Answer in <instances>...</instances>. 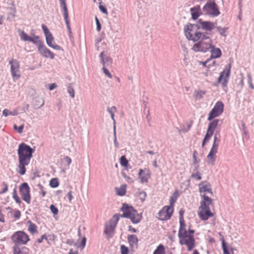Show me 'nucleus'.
Returning a JSON list of instances; mask_svg holds the SVG:
<instances>
[{
  "instance_id": "40",
  "label": "nucleus",
  "mask_w": 254,
  "mask_h": 254,
  "mask_svg": "<svg viewBox=\"0 0 254 254\" xmlns=\"http://www.w3.org/2000/svg\"><path fill=\"white\" fill-rule=\"evenodd\" d=\"M222 248L224 254H231V253L228 250V247L223 238L222 240Z\"/></svg>"
},
{
  "instance_id": "62",
  "label": "nucleus",
  "mask_w": 254,
  "mask_h": 254,
  "mask_svg": "<svg viewBox=\"0 0 254 254\" xmlns=\"http://www.w3.org/2000/svg\"><path fill=\"white\" fill-rule=\"evenodd\" d=\"M43 240H48L46 234L43 235L41 237V238H40L37 240L36 242L38 243H41Z\"/></svg>"
},
{
  "instance_id": "5",
  "label": "nucleus",
  "mask_w": 254,
  "mask_h": 254,
  "mask_svg": "<svg viewBox=\"0 0 254 254\" xmlns=\"http://www.w3.org/2000/svg\"><path fill=\"white\" fill-rule=\"evenodd\" d=\"M231 68V64L225 65L223 70L220 73V75L217 78V82L221 83L224 89L227 87L228 78L230 75Z\"/></svg>"
},
{
  "instance_id": "6",
  "label": "nucleus",
  "mask_w": 254,
  "mask_h": 254,
  "mask_svg": "<svg viewBox=\"0 0 254 254\" xmlns=\"http://www.w3.org/2000/svg\"><path fill=\"white\" fill-rule=\"evenodd\" d=\"M11 239L15 244H26L30 240L28 235L23 231H18L11 236Z\"/></svg>"
},
{
  "instance_id": "13",
  "label": "nucleus",
  "mask_w": 254,
  "mask_h": 254,
  "mask_svg": "<svg viewBox=\"0 0 254 254\" xmlns=\"http://www.w3.org/2000/svg\"><path fill=\"white\" fill-rule=\"evenodd\" d=\"M9 64L10 65V71L12 77L19 78L20 77L19 73L20 65L18 61L12 59L9 61Z\"/></svg>"
},
{
  "instance_id": "48",
  "label": "nucleus",
  "mask_w": 254,
  "mask_h": 254,
  "mask_svg": "<svg viewBox=\"0 0 254 254\" xmlns=\"http://www.w3.org/2000/svg\"><path fill=\"white\" fill-rule=\"evenodd\" d=\"M121 254H128L129 253V249L127 246L122 245L121 246Z\"/></svg>"
},
{
  "instance_id": "18",
  "label": "nucleus",
  "mask_w": 254,
  "mask_h": 254,
  "mask_svg": "<svg viewBox=\"0 0 254 254\" xmlns=\"http://www.w3.org/2000/svg\"><path fill=\"white\" fill-rule=\"evenodd\" d=\"M200 208H201L203 211L198 212V216L202 220H207L209 218L214 216V214L210 211L209 207H200Z\"/></svg>"
},
{
  "instance_id": "30",
  "label": "nucleus",
  "mask_w": 254,
  "mask_h": 254,
  "mask_svg": "<svg viewBox=\"0 0 254 254\" xmlns=\"http://www.w3.org/2000/svg\"><path fill=\"white\" fill-rule=\"evenodd\" d=\"M13 254H29V250L26 247L20 248L18 247H13Z\"/></svg>"
},
{
  "instance_id": "52",
  "label": "nucleus",
  "mask_w": 254,
  "mask_h": 254,
  "mask_svg": "<svg viewBox=\"0 0 254 254\" xmlns=\"http://www.w3.org/2000/svg\"><path fill=\"white\" fill-rule=\"evenodd\" d=\"M207 34H208L207 32L202 33V37L201 38V40L204 41V40H208L207 42H212L211 39L209 37L207 36Z\"/></svg>"
},
{
  "instance_id": "15",
  "label": "nucleus",
  "mask_w": 254,
  "mask_h": 254,
  "mask_svg": "<svg viewBox=\"0 0 254 254\" xmlns=\"http://www.w3.org/2000/svg\"><path fill=\"white\" fill-rule=\"evenodd\" d=\"M60 1L61 7L63 8L64 11V17L66 25L68 31H71V27L70 26V21L68 19V12L65 0H60Z\"/></svg>"
},
{
  "instance_id": "31",
  "label": "nucleus",
  "mask_w": 254,
  "mask_h": 254,
  "mask_svg": "<svg viewBox=\"0 0 254 254\" xmlns=\"http://www.w3.org/2000/svg\"><path fill=\"white\" fill-rule=\"evenodd\" d=\"M143 170L142 169H140L139 170V172L138 173V177L140 180V182L141 183H147L148 182V179L150 178V175L149 173H147L144 176H142L141 175L143 172Z\"/></svg>"
},
{
  "instance_id": "54",
  "label": "nucleus",
  "mask_w": 254,
  "mask_h": 254,
  "mask_svg": "<svg viewBox=\"0 0 254 254\" xmlns=\"http://www.w3.org/2000/svg\"><path fill=\"white\" fill-rule=\"evenodd\" d=\"M42 28L43 30L45 36H46L50 33H51L48 29V28L44 24H42L41 25Z\"/></svg>"
},
{
  "instance_id": "9",
  "label": "nucleus",
  "mask_w": 254,
  "mask_h": 254,
  "mask_svg": "<svg viewBox=\"0 0 254 254\" xmlns=\"http://www.w3.org/2000/svg\"><path fill=\"white\" fill-rule=\"evenodd\" d=\"M19 192L22 199L28 204L30 203V188L27 183L24 182L19 186Z\"/></svg>"
},
{
  "instance_id": "8",
  "label": "nucleus",
  "mask_w": 254,
  "mask_h": 254,
  "mask_svg": "<svg viewBox=\"0 0 254 254\" xmlns=\"http://www.w3.org/2000/svg\"><path fill=\"white\" fill-rule=\"evenodd\" d=\"M36 46L37 47L39 53L42 57L46 58H50L52 60L54 59L55 54L46 47L42 40L40 39Z\"/></svg>"
},
{
  "instance_id": "27",
  "label": "nucleus",
  "mask_w": 254,
  "mask_h": 254,
  "mask_svg": "<svg viewBox=\"0 0 254 254\" xmlns=\"http://www.w3.org/2000/svg\"><path fill=\"white\" fill-rule=\"evenodd\" d=\"M203 198V200L200 202V206L199 208L200 207H209V205L212 204L213 199L205 194H203L201 196Z\"/></svg>"
},
{
  "instance_id": "25",
  "label": "nucleus",
  "mask_w": 254,
  "mask_h": 254,
  "mask_svg": "<svg viewBox=\"0 0 254 254\" xmlns=\"http://www.w3.org/2000/svg\"><path fill=\"white\" fill-rule=\"evenodd\" d=\"M211 56L210 59L212 60L213 59L220 58L222 56V52L220 48H216L214 45H212L210 48Z\"/></svg>"
},
{
  "instance_id": "22",
  "label": "nucleus",
  "mask_w": 254,
  "mask_h": 254,
  "mask_svg": "<svg viewBox=\"0 0 254 254\" xmlns=\"http://www.w3.org/2000/svg\"><path fill=\"white\" fill-rule=\"evenodd\" d=\"M199 191L200 193L202 192H208L211 195L213 194L212 190L211 189L210 184L207 181L201 182L199 185Z\"/></svg>"
},
{
  "instance_id": "44",
  "label": "nucleus",
  "mask_w": 254,
  "mask_h": 254,
  "mask_svg": "<svg viewBox=\"0 0 254 254\" xmlns=\"http://www.w3.org/2000/svg\"><path fill=\"white\" fill-rule=\"evenodd\" d=\"M216 28H217V31L219 33V34L221 36H222L223 37L226 36V35L225 34V32H226V31L228 29L227 27L222 28L220 26H218L216 27Z\"/></svg>"
},
{
  "instance_id": "36",
  "label": "nucleus",
  "mask_w": 254,
  "mask_h": 254,
  "mask_svg": "<svg viewBox=\"0 0 254 254\" xmlns=\"http://www.w3.org/2000/svg\"><path fill=\"white\" fill-rule=\"evenodd\" d=\"M126 185H122L119 188H116L117 194L119 196H124L126 193Z\"/></svg>"
},
{
  "instance_id": "63",
  "label": "nucleus",
  "mask_w": 254,
  "mask_h": 254,
  "mask_svg": "<svg viewBox=\"0 0 254 254\" xmlns=\"http://www.w3.org/2000/svg\"><path fill=\"white\" fill-rule=\"evenodd\" d=\"M38 187H39V189L41 191V193H42V196L44 197L46 194V191L44 190V187L41 185V184H39L38 185Z\"/></svg>"
},
{
  "instance_id": "45",
  "label": "nucleus",
  "mask_w": 254,
  "mask_h": 254,
  "mask_svg": "<svg viewBox=\"0 0 254 254\" xmlns=\"http://www.w3.org/2000/svg\"><path fill=\"white\" fill-rule=\"evenodd\" d=\"M146 193L144 191H140L138 192V196L141 202H143L146 197Z\"/></svg>"
},
{
  "instance_id": "50",
  "label": "nucleus",
  "mask_w": 254,
  "mask_h": 254,
  "mask_svg": "<svg viewBox=\"0 0 254 254\" xmlns=\"http://www.w3.org/2000/svg\"><path fill=\"white\" fill-rule=\"evenodd\" d=\"M95 20L96 24V30L98 32H99V31H100L101 28H102L101 24L97 16H95Z\"/></svg>"
},
{
  "instance_id": "3",
  "label": "nucleus",
  "mask_w": 254,
  "mask_h": 254,
  "mask_svg": "<svg viewBox=\"0 0 254 254\" xmlns=\"http://www.w3.org/2000/svg\"><path fill=\"white\" fill-rule=\"evenodd\" d=\"M202 11L206 15L216 17L220 15L218 6L213 0H208L202 8Z\"/></svg>"
},
{
  "instance_id": "49",
  "label": "nucleus",
  "mask_w": 254,
  "mask_h": 254,
  "mask_svg": "<svg viewBox=\"0 0 254 254\" xmlns=\"http://www.w3.org/2000/svg\"><path fill=\"white\" fill-rule=\"evenodd\" d=\"M205 94V92L203 91L200 90L198 91L195 95L196 100H200L202 98L203 95Z\"/></svg>"
},
{
  "instance_id": "28",
  "label": "nucleus",
  "mask_w": 254,
  "mask_h": 254,
  "mask_svg": "<svg viewBox=\"0 0 254 254\" xmlns=\"http://www.w3.org/2000/svg\"><path fill=\"white\" fill-rule=\"evenodd\" d=\"M129 219L133 224H137L140 222L142 219V213H137L136 210V213H132L131 215L130 216Z\"/></svg>"
},
{
  "instance_id": "2",
  "label": "nucleus",
  "mask_w": 254,
  "mask_h": 254,
  "mask_svg": "<svg viewBox=\"0 0 254 254\" xmlns=\"http://www.w3.org/2000/svg\"><path fill=\"white\" fill-rule=\"evenodd\" d=\"M194 230L189 228L188 231L186 230V233L185 235V237L179 239L180 245H186L189 251H191L195 246V241L194 238Z\"/></svg>"
},
{
  "instance_id": "56",
  "label": "nucleus",
  "mask_w": 254,
  "mask_h": 254,
  "mask_svg": "<svg viewBox=\"0 0 254 254\" xmlns=\"http://www.w3.org/2000/svg\"><path fill=\"white\" fill-rule=\"evenodd\" d=\"M248 84L249 85L251 89H254V86L252 83V78L250 74H249L248 75Z\"/></svg>"
},
{
  "instance_id": "26",
  "label": "nucleus",
  "mask_w": 254,
  "mask_h": 254,
  "mask_svg": "<svg viewBox=\"0 0 254 254\" xmlns=\"http://www.w3.org/2000/svg\"><path fill=\"white\" fill-rule=\"evenodd\" d=\"M180 228L178 232V237L179 239L184 238L186 233V224L184 219H179Z\"/></svg>"
},
{
  "instance_id": "58",
  "label": "nucleus",
  "mask_w": 254,
  "mask_h": 254,
  "mask_svg": "<svg viewBox=\"0 0 254 254\" xmlns=\"http://www.w3.org/2000/svg\"><path fill=\"white\" fill-rule=\"evenodd\" d=\"M86 237H84L82 239V240L81 241V243L80 244V245L78 247L81 248L82 249H83L86 245Z\"/></svg>"
},
{
  "instance_id": "55",
  "label": "nucleus",
  "mask_w": 254,
  "mask_h": 254,
  "mask_svg": "<svg viewBox=\"0 0 254 254\" xmlns=\"http://www.w3.org/2000/svg\"><path fill=\"white\" fill-rule=\"evenodd\" d=\"M102 70L104 74L108 77L111 78L112 77V74L109 72V70L105 66H103Z\"/></svg>"
},
{
  "instance_id": "17",
  "label": "nucleus",
  "mask_w": 254,
  "mask_h": 254,
  "mask_svg": "<svg viewBox=\"0 0 254 254\" xmlns=\"http://www.w3.org/2000/svg\"><path fill=\"white\" fill-rule=\"evenodd\" d=\"M218 148V145H212L210 151L207 156L209 164L212 165H214L216 160L215 154L217 152Z\"/></svg>"
},
{
  "instance_id": "4",
  "label": "nucleus",
  "mask_w": 254,
  "mask_h": 254,
  "mask_svg": "<svg viewBox=\"0 0 254 254\" xmlns=\"http://www.w3.org/2000/svg\"><path fill=\"white\" fill-rule=\"evenodd\" d=\"M118 221L119 216L117 215H114L113 218L109 220V224H106L105 225L104 233L107 235L108 239L112 238L113 236Z\"/></svg>"
},
{
  "instance_id": "14",
  "label": "nucleus",
  "mask_w": 254,
  "mask_h": 254,
  "mask_svg": "<svg viewBox=\"0 0 254 254\" xmlns=\"http://www.w3.org/2000/svg\"><path fill=\"white\" fill-rule=\"evenodd\" d=\"M219 122V120L215 119L208 124L207 131L204 137L205 139L209 140L210 139L218 126Z\"/></svg>"
},
{
  "instance_id": "19",
  "label": "nucleus",
  "mask_w": 254,
  "mask_h": 254,
  "mask_svg": "<svg viewBox=\"0 0 254 254\" xmlns=\"http://www.w3.org/2000/svg\"><path fill=\"white\" fill-rule=\"evenodd\" d=\"M99 58L103 66L106 67L111 65L113 63L112 59L109 55H104V51L100 54Z\"/></svg>"
},
{
  "instance_id": "24",
  "label": "nucleus",
  "mask_w": 254,
  "mask_h": 254,
  "mask_svg": "<svg viewBox=\"0 0 254 254\" xmlns=\"http://www.w3.org/2000/svg\"><path fill=\"white\" fill-rule=\"evenodd\" d=\"M127 241L130 247L133 249L138 247V239L135 235H130L127 236Z\"/></svg>"
},
{
  "instance_id": "41",
  "label": "nucleus",
  "mask_w": 254,
  "mask_h": 254,
  "mask_svg": "<svg viewBox=\"0 0 254 254\" xmlns=\"http://www.w3.org/2000/svg\"><path fill=\"white\" fill-rule=\"evenodd\" d=\"M222 248L224 254H231V253L228 250V247L223 238L222 240Z\"/></svg>"
},
{
  "instance_id": "10",
  "label": "nucleus",
  "mask_w": 254,
  "mask_h": 254,
  "mask_svg": "<svg viewBox=\"0 0 254 254\" xmlns=\"http://www.w3.org/2000/svg\"><path fill=\"white\" fill-rule=\"evenodd\" d=\"M212 45L211 42L200 40L193 45L192 49L195 52L205 53L210 49Z\"/></svg>"
},
{
  "instance_id": "34",
  "label": "nucleus",
  "mask_w": 254,
  "mask_h": 254,
  "mask_svg": "<svg viewBox=\"0 0 254 254\" xmlns=\"http://www.w3.org/2000/svg\"><path fill=\"white\" fill-rule=\"evenodd\" d=\"M27 223L29 224L28 230L31 234H34L38 232L37 226L35 224L32 223L31 220H29Z\"/></svg>"
},
{
  "instance_id": "12",
  "label": "nucleus",
  "mask_w": 254,
  "mask_h": 254,
  "mask_svg": "<svg viewBox=\"0 0 254 254\" xmlns=\"http://www.w3.org/2000/svg\"><path fill=\"white\" fill-rule=\"evenodd\" d=\"M19 35L21 40L24 41H29L32 42L35 46L37 45L38 41L40 40V38L38 35H35L34 34L31 33V35L33 36L30 37L24 31L20 29L18 30Z\"/></svg>"
},
{
  "instance_id": "23",
  "label": "nucleus",
  "mask_w": 254,
  "mask_h": 254,
  "mask_svg": "<svg viewBox=\"0 0 254 254\" xmlns=\"http://www.w3.org/2000/svg\"><path fill=\"white\" fill-rule=\"evenodd\" d=\"M190 12L191 18L194 20L197 19L199 16L202 14L199 5H197L191 7L190 9Z\"/></svg>"
},
{
  "instance_id": "57",
  "label": "nucleus",
  "mask_w": 254,
  "mask_h": 254,
  "mask_svg": "<svg viewBox=\"0 0 254 254\" xmlns=\"http://www.w3.org/2000/svg\"><path fill=\"white\" fill-rule=\"evenodd\" d=\"M189 26L193 27L195 29V31H197L198 30L201 28V25H199L198 24H191L189 23Z\"/></svg>"
},
{
  "instance_id": "7",
  "label": "nucleus",
  "mask_w": 254,
  "mask_h": 254,
  "mask_svg": "<svg viewBox=\"0 0 254 254\" xmlns=\"http://www.w3.org/2000/svg\"><path fill=\"white\" fill-rule=\"evenodd\" d=\"M223 103L221 101L217 102L214 107L208 114L207 120L212 121L214 118L219 116L223 113Z\"/></svg>"
},
{
  "instance_id": "46",
  "label": "nucleus",
  "mask_w": 254,
  "mask_h": 254,
  "mask_svg": "<svg viewBox=\"0 0 254 254\" xmlns=\"http://www.w3.org/2000/svg\"><path fill=\"white\" fill-rule=\"evenodd\" d=\"M67 92L71 98H73L75 97L74 90L71 84L67 87Z\"/></svg>"
},
{
  "instance_id": "21",
  "label": "nucleus",
  "mask_w": 254,
  "mask_h": 254,
  "mask_svg": "<svg viewBox=\"0 0 254 254\" xmlns=\"http://www.w3.org/2000/svg\"><path fill=\"white\" fill-rule=\"evenodd\" d=\"M165 214V216L162 219V221H166L171 218L174 212V207H171L170 205L164 206L162 209Z\"/></svg>"
},
{
  "instance_id": "16",
  "label": "nucleus",
  "mask_w": 254,
  "mask_h": 254,
  "mask_svg": "<svg viewBox=\"0 0 254 254\" xmlns=\"http://www.w3.org/2000/svg\"><path fill=\"white\" fill-rule=\"evenodd\" d=\"M197 23L201 25V29L206 31H211L215 27L214 23L209 21H203L201 19H198Z\"/></svg>"
},
{
  "instance_id": "47",
  "label": "nucleus",
  "mask_w": 254,
  "mask_h": 254,
  "mask_svg": "<svg viewBox=\"0 0 254 254\" xmlns=\"http://www.w3.org/2000/svg\"><path fill=\"white\" fill-rule=\"evenodd\" d=\"M24 126L23 124L17 127L16 125H14L13 128L15 130L17 131L19 133H21L23 131Z\"/></svg>"
},
{
  "instance_id": "42",
  "label": "nucleus",
  "mask_w": 254,
  "mask_h": 254,
  "mask_svg": "<svg viewBox=\"0 0 254 254\" xmlns=\"http://www.w3.org/2000/svg\"><path fill=\"white\" fill-rule=\"evenodd\" d=\"M222 248L224 254H231V253L228 250V247L223 238L222 240Z\"/></svg>"
},
{
  "instance_id": "1",
  "label": "nucleus",
  "mask_w": 254,
  "mask_h": 254,
  "mask_svg": "<svg viewBox=\"0 0 254 254\" xmlns=\"http://www.w3.org/2000/svg\"><path fill=\"white\" fill-rule=\"evenodd\" d=\"M34 151V148L24 142L19 145L17 149L19 170L17 172L21 175H24L25 174L26 171L25 166L30 163Z\"/></svg>"
},
{
  "instance_id": "64",
  "label": "nucleus",
  "mask_w": 254,
  "mask_h": 254,
  "mask_svg": "<svg viewBox=\"0 0 254 254\" xmlns=\"http://www.w3.org/2000/svg\"><path fill=\"white\" fill-rule=\"evenodd\" d=\"M21 216V212L19 210H16L15 211L14 214H13V217L16 219H18L20 218Z\"/></svg>"
},
{
  "instance_id": "39",
  "label": "nucleus",
  "mask_w": 254,
  "mask_h": 254,
  "mask_svg": "<svg viewBox=\"0 0 254 254\" xmlns=\"http://www.w3.org/2000/svg\"><path fill=\"white\" fill-rule=\"evenodd\" d=\"M12 197L17 203L20 204L21 203V201L17 194V190L16 187H15L13 190Z\"/></svg>"
},
{
  "instance_id": "11",
  "label": "nucleus",
  "mask_w": 254,
  "mask_h": 254,
  "mask_svg": "<svg viewBox=\"0 0 254 254\" xmlns=\"http://www.w3.org/2000/svg\"><path fill=\"white\" fill-rule=\"evenodd\" d=\"M120 210L123 212L122 214H115L119 216V220L120 217H124L126 218H129L132 213H136V209H134L132 206L129 205L128 204L126 203H123Z\"/></svg>"
},
{
  "instance_id": "61",
  "label": "nucleus",
  "mask_w": 254,
  "mask_h": 254,
  "mask_svg": "<svg viewBox=\"0 0 254 254\" xmlns=\"http://www.w3.org/2000/svg\"><path fill=\"white\" fill-rule=\"evenodd\" d=\"M219 142H220V139H219V137H217V133H216L214 136V140H213L212 145L219 146Z\"/></svg>"
},
{
  "instance_id": "43",
  "label": "nucleus",
  "mask_w": 254,
  "mask_h": 254,
  "mask_svg": "<svg viewBox=\"0 0 254 254\" xmlns=\"http://www.w3.org/2000/svg\"><path fill=\"white\" fill-rule=\"evenodd\" d=\"M59 182L57 178H53L50 182V186L51 188H55L59 186Z\"/></svg>"
},
{
  "instance_id": "35",
  "label": "nucleus",
  "mask_w": 254,
  "mask_h": 254,
  "mask_svg": "<svg viewBox=\"0 0 254 254\" xmlns=\"http://www.w3.org/2000/svg\"><path fill=\"white\" fill-rule=\"evenodd\" d=\"M179 196V194L178 193V190H176L172 194V195L170 197L169 201L171 207H174V204L176 202L177 198Z\"/></svg>"
},
{
  "instance_id": "32",
  "label": "nucleus",
  "mask_w": 254,
  "mask_h": 254,
  "mask_svg": "<svg viewBox=\"0 0 254 254\" xmlns=\"http://www.w3.org/2000/svg\"><path fill=\"white\" fill-rule=\"evenodd\" d=\"M195 29L193 27L189 26V23L185 26L184 33L187 39L189 38L190 35H194Z\"/></svg>"
},
{
  "instance_id": "38",
  "label": "nucleus",
  "mask_w": 254,
  "mask_h": 254,
  "mask_svg": "<svg viewBox=\"0 0 254 254\" xmlns=\"http://www.w3.org/2000/svg\"><path fill=\"white\" fill-rule=\"evenodd\" d=\"M120 162L121 165L124 167H127L128 165V161L125 155H123L120 159Z\"/></svg>"
},
{
  "instance_id": "33",
  "label": "nucleus",
  "mask_w": 254,
  "mask_h": 254,
  "mask_svg": "<svg viewBox=\"0 0 254 254\" xmlns=\"http://www.w3.org/2000/svg\"><path fill=\"white\" fill-rule=\"evenodd\" d=\"M202 37V32L195 31L194 35H190L189 38L188 39L189 40H191L193 42H196L199 40L201 39Z\"/></svg>"
},
{
  "instance_id": "59",
  "label": "nucleus",
  "mask_w": 254,
  "mask_h": 254,
  "mask_svg": "<svg viewBox=\"0 0 254 254\" xmlns=\"http://www.w3.org/2000/svg\"><path fill=\"white\" fill-rule=\"evenodd\" d=\"M99 8L102 13L105 14H108V11L105 6L100 4Z\"/></svg>"
},
{
  "instance_id": "53",
  "label": "nucleus",
  "mask_w": 254,
  "mask_h": 254,
  "mask_svg": "<svg viewBox=\"0 0 254 254\" xmlns=\"http://www.w3.org/2000/svg\"><path fill=\"white\" fill-rule=\"evenodd\" d=\"M114 142L116 147L118 148L119 146V143L117 141V136H116V127H115V129H114Z\"/></svg>"
},
{
  "instance_id": "29",
  "label": "nucleus",
  "mask_w": 254,
  "mask_h": 254,
  "mask_svg": "<svg viewBox=\"0 0 254 254\" xmlns=\"http://www.w3.org/2000/svg\"><path fill=\"white\" fill-rule=\"evenodd\" d=\"M129 219L133 224H137L140 222L142 219V213H137L136 210V213H132L131 215L130 216Z\"/></svg>"
},
{
  "instance_id": "37",
  "label": "nucleus",
  "mask_w": 254,
  "mask_h": 254,
  "mask_svg": "<svg viewBox=\"0 0 254 254\" xmlns=\"http://www.w3.org/2000/svg\"><path fill=\"white\" fill-rule=\"evenodd\" d=\"M153 254H166L164 245L160 244L154 251Z\"/></svg>"
},
{
  "instance_id": "51",
  "label": "nucleus",
  "mask_w": 254,
  "mask_h": 254,
  "mask_svg": "<svg viewBox=\"0 0 254 254\" xmlns=\"http://www.w3.org/2000/svg\"><path fill=\"white\" fill-rule=\"evenodd\" d=\"M50 209L54 215L58 214L59 212L58 209L54 205H51L50 206Z\"/></svg>"
},
{
  "instance_id": "20",
  "label": "nucleus",
  "mask_w": 254,
  "mask_h": 254,
  "mask_svg": "<svg viewBox=\"0 0 254 254\" xmlns=\"http://www.w3.org/2000/svg\"><path fill=\"white\" fill-rule=\"evenodd\" d=\"M46 41L48 46L55 50H63V49L61 47L57 45L56 44H53L52 42L54 41V37L53 36L52 33H50L46 36Z\"/></svg>"
},
{
  "instance_id": "60",
  "label": "nucleus",
  "mask_w": 254,
  "mask_h": 254,
  "mask_svg": "<svg viewBox=\"0 0 254 254\" xmlns=\"http://www.w3.org/2000/svg\"><path fill=\"white\" fill-rule=\"evenodd\" d=\"M191 177L195 178L197 180H200L201 179V175H200L198 172H196V173L192 174L191 175Z\"/></svg>"
}]
</instances>
